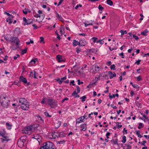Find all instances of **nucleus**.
Segmentation results:
<instances>
[{
  "label": "nucleus",
  "mask_w": 149,
  "mask_h": 149,
  "mask_svg": "<svg viewBox=\"0 0 149 149\" xmlns=\"http://www.w3.org/2000/svg\"><path fill=\"white\" fill-rule=\"evenodd\" d=\"M4 39L7 41L15 43V47L13 46L11 47L12 50H14L18 48L19 45L20 44V42L18 38L12 36L10 35H8L4 37Z\"/></svg>",
  "instance_id": "nucleus-1"
},
{
  "label": "nucleus",
  "mask_w": 149,
  "mask_h": 149,
  "mask_svg": "<svg viewBox=\"0 0 149 149\" xmlns=\"http://www.w3.org/2000/svg\"><path fill=\"white\" fill-rule=\"evenodd\" d=\"M0 102L1 105L3 107L7 108L9 106L10 100L6 95H3L0 97Z\"/></svg>",
  "instance_id": "nucleus-2"
},
{
  "label": "nucleus",
  "mask_w": 149,
  "mask_h": 149,
  "mask_svg": "<svg viewBox=\"0 0 149 149\" xmlns=\"http://www.w3.org/2000/svg\"><path fill=\"white\" fill-rule=\"evenodd\" d=\"M53 144L50 141H48L43 143L42 146L39 149H55L53 148Z\"/></svg>",
  "instance_id": "nucleus-3"
},
{
  "label": "nucleus",
  "mask_w": 149,
  "mask_h": 149,
  "mask_svg": "<svg viewBox=\"0 0 149 149\" xmlns=\"http://www.w3.org/2000/svg\"><path fill=\"white\" fill-rule=\"evenodd\" d=\"M35 130V127L33 125H30L24 128L22 132L28 134H30Z\"/></svg>",
  "instance_id": "nucleus-4"
},
{
  "label": "nucleus",
  "mask_w": 149,
  "mask_h": 149,
  "mask_svg": "<svg viewBox=\"0 0 149 149\" xmlns=\"http://www.w3.org/2000/svg\"><path fill=\"white\" fill-rule=\"evenodd\" d=\"M56 101L53 99H48L47 100V103L52 108H54L57 106Z\"/></svg>",
  "instance_id": "nucleus-5"
},
{
  "label": "nucleus",
  "mask_w": 149,
  "mask_h": 149,
  "mask_svg": "<svg viewBox=\"0 0 149 149\" xmlns=\"http://www.w3.org/2000/svg\"><path fill=\"white\" fill-rule=\"evenodd\" d=\"M24 137H22L19 139L18 140L17 144L19 147L22 148V147L24 145V143L25 142V139Z\"/></svg>",
  "instance_id": "nucleus-6"
},
{
  "label": "nucleus",
  "mask_w": 149,
  "mask_h": 149,
  "mask_svg": "<svg viewBox=\"0 0 149 149\" xmlns=\"http://www.w3.org/2000/svg\"><path fill=\"white\" fill-rule=\"evenodd\" d=\"M56 58L59 63L64 62L65 61V59L64 57L60 55H57L56 56Z\"/></svg>",
  "instance_id": "nucleus-7"
},
{
  "label": "nucleus",
  "mask_w": 149,
  "mask_h": 149,
  "mask_svg": "<svg viewBox=\"0 0 149 149\" xmlns=\"http://www.w3.org/2000/svg\"><path fill=\"white\" fill-rule=\"evenodd\" d=\"M21 108L23 110H26L28 109L29 107V102L27 103H25L22 104H21Z\"/></svg>",
  "instance_id": "nucleus-8"
},
{
  "label": "nucleus",
  "mask_w": 149,
  "mask_h": 149,
  "mask_svg": "<svg viewBox=\"0 0 149 149\" xmlns=\"http://www.w3.org/2000/svg\"><path fill=\"white\" fill-rule=\"evenodd\" d=\"M23 20L27 25L31 24L33 22V21L32 19H26L25 17H23Z\"/></svg>",
  "instance_id": "nucleus-9"
},
{
  "label": "nucleus",
  "mask_w": 149,
  "mask_h": 149,
  "mask_svg": "<svg viewBox=\"0 0 149 149\" xmlns=\"http://www.w3.org/2000/svg\"><path fill=\"white\" fill-rule=\"evenodd\" d=\"M3 137V138L0 139L2 143H4L5 142H7L8 141L10 140L9 139L8 137L7 136H4Z\"/></svg>",
  "instance_id": "nucleus-10"
},
{
  "label": "nucleus",
  "mask_w": 149,
  "mask_h": 149,
  "mask_svg": "<svg viewBox=\"0 0 149 149\" xmlns=\"http://www.w3.org/2000/svg\"><path fill=\"white\" fill-rule=\"evenodd\" d=\"M19 80L22 82H23L24 84H25L26 83H27V81L26 78L22 76L20 77Z\"/></svg>",
  "instance_id": "nucleus-11"
},
{
  "label": "nucleus",
  "mask_w": 149,
  "mask_h": 149,
  "mask_svg": "<svg viewBox=\"0 0 149 149\" xmlns=\"http://www.w3.org/2000/svg\"><path fill=\"white\" fill-rule=\"evenodd\" d=\"M84 120L83 116H81L76 121V123H80L84 122Z\"/></svg>",
  "instance_id": "nucleus-12"
},
{
  "label": "nucleus",
  "mask_w": 149,
  "mask_h": 149,
  "mask_svg": "<svg viewBox=\"0 0 149 149\" xmlns=\"http://www.w3.org/2000/svg\"><path fill=\"white\" fill-rule=\"evenodd\" d=\"M80 46H84L86 44H87L86 42L84 39H81L80 40Z\"/></svg>",
  "instance_id": "nucleus-13"
},
{
  "label": "nucleus",
  "mask_w": 149,
  "mask_h": 149,
  "mask_svg": "<svg viewBox=\"0 0 149 149\" xmlns=\"http://www.w3.org/2000/svg\"><path fill=\"white\" fill-rule=\"evenodd\" d=\"M94 67H95V71H93V73H96L97 72H98L100 70V68L97 65H93Z\"/></svg>",
  "instance_id": "nucleus-14"
},
{
  "label": "nucleus",
  "mask_w": 149,
  "mask_h": 149,
  "mask_svg": "<svg viewBox=\"0 0 149 149\" xmlns=\"http://www.w3.org/2000/svg\"><path fill=\"white\" fill-rule=\"evenodd\" d=\"M20 32V29L19 28H16L14 30V33L15 35H19Z\"/></svg>",
  "instance_id": "nucleus-15"
},
{
  "label": "nucleus",
  "mask_w": 149,
  "mask_h": 149,
  "mask_svg": "<svg viewBox=\"0 0 149 149\" xmlns=\"http://www.w3.org/2000/svg\"><path fill=\"white\" fill-rule=\"evenodd\" d=\"M27 100L24 98H21L19 99V102L21 104L25 103H27Z\"/></svg>",
  "instance_id": "nucleus-16"
},
{
  "label": "nucleus",
  "mask_w": 149,
  "mask_h": 149,
  "mask_svg": "<svg viewBox=\"0 0 149 149\" xmlns=\"http://www.w3.org/2000/svg\"><path fill=\"white\" fill-rule=\"evenodd\" d=\"M73 45L74 46H76L77 45H79L80 46V41L78 42L75 40H74L73 42Z\"/></svg>",
  "instance_id": "nucleus-17"
},
{
  "label": "nucleus",
  "mask_w": 149,
  "mask_h": 149,
  "mask_svg": "<svg viewBox=\"0 0 149 149\" xmlns=\"http://www.w3.org/2000/svg\"><path fill=\"white\" fill-rule=\"evenodd\" d=\"M59 136V134L57 132H54L52 133V136L53 139L58 138Z\"/></svg>",
  "instance_id": "nucleus-18"
},
{
  "label": "nucleus",
  "mask_w": 149,
  "mask_h": 149,
  "mask_svg": "<svg viewBox=\"0 0 149 149\" xmlns=\"http://www.w3.org/2000/svg\"><path fill=\"white\" fill-rule=\"evenodd\" d=\"M13 17V16L12 15V16H11L10 17H9L7 18L6 19V22H9L8 24H10L12 22V20Z\"/></svg>",
  "instance_id": "nucleus-19"
},
{
  "label": "nucleus",
  "mask_w": 149,
  "mask_h": 149,
  "mask_svg": "<svg viewBox=\"0 0 149 149\" xmlns=\"http://www.w3.org/2000/svg\"><path fill=\"white\" fill-rule=\"evenodd\" d=\"M5 132L4 130H0V135L2 136H5Z\"/></svg>",
  "instance_id": "nucleus-20"
},
{
  "label": "nucleus",
  "mask_w": 149,
  "mask_h": 149,
  "mask_svg": "<svg viewBox=\"0 0 149 149\" xmlns=\"http://www.w3.org/2000/svg\"><path fill=\"white\" fill-rule=\"evenodd\" d=\"M148 32V31L147 29H146L145 30L141 33V35H143L145 36H147V33Z\"/></svg>",
  "instance_id": "nucleus-21"
},
{
  "label": "nucleus",
  "mask_w": 149,
  "mask_h": 149,
  "mask_svg": "<svg viewBox=\"0 0 149 149\" xmlns=\"http://www.w3.org/2000/svg\"><path fill=\"white\" fill-rule=\"evenodd\" d=\"M38 60V59L37 58H34L32 59L31 61L30 62V63H32V64H34L36 61Z\"/></svg>",
  "instance_id": "nucleus-22"
},
{
  "label": "nucleus",
  "mask_w": 149,
  "mask_h": 149,
  "mask_svg": "<svg viewBox=\"0 0 149 149\" xmlns=\"http://www.w3.org/2000/svg\"><path fill=\"white\" fill-rule=\"evenodd\" d=\"M99 77H108V76L106 74H105V72H104L103 73H100L99 74Z\"/></svg>",
  "instance_id": "nucleus-23"
},
{
  "label": "nucleus",
  "mask_w": 149,
  "mask_h": 149,
  "mask_svg": "<svg viewBox=\"0 0 149 149\" xmlns=\"http://www.w3.org/2000/svg\"><path fill=\"white\" fill-rule=\"evenodd\" d=\"M107 3L110 6H112L113 4V2L111 0H107Z\"/></svg>",
  "instance_id": "nucleus-24"
},
{
  "label": "nucleus",
  "mask_w": 149,
  "mask_h": 149,
  "mask_svg": "<svg viewBox=\"0 0 149 149\" xmlns=\"http://www.w3.org/2000/svg\"><path fill=\"white\" fill-rule=\"evenodd\" d=\"M56 17L59 20L62 21V18L61 17V15H60L58 13H56Z\"/></svg>",
  "instance_id": "nucleus-25"
},
{
  "label": "nucleus",
  "mask_w": 149,
  "mask_h": 149,
  "mask_svg": "<svg viewBox=\"0 0 149 149\" xmlns=\"http://www.w3.org/2000/svg\"><path fill=\"white\" fill-rule=\"evenodd\" d=\"M86 98V97L85 95L83 96L82 97L80 98V99H82L81 102H83L85 101V99Z\"/></svg>",
  "instance_id": "nucleus-26"
},
{
  "label": "nucleus",
  "mask_w": 149,
  "mask_h": 149,
  "mask_svg": "<svg viewBox=\"0 0 149 149\" xmlns=\"http://www.w3.org/2000/svg\"><path fill=\"white\" fill-rule=\"evenodd\" d=\"M123 140L122 142L123 143H124L126 141V137L125 136H123L122 138Z\"/></svg>",
  "instance_id": "nucleus-27"
},
{
  "label": "nucleus",
  "mask_w": 149,
  "mask_h": 149,
  "mask_svg": "<svg viewBox=\"0 0 149 149\" xmlns=\"http://www.w3.org/2000/svg\"><path fill=\"white\" fill-rule=\"evenodd\" d=\"M120 32L121 33V35L123 36L124 34H126L127 33V32L126 31H123L122 30H121Z\"/></svg>",
  "instance_id": "nucleus-28"
},
{
  "label": "nucleus",
  "mask_w": 149,
  "mask_h": 149,
  "mask_svg": "<svg viewBox=\"0 0 149 149\" xmlns=\"http://www.w3.org/2000/svg\"><path fill=\"white\" fill-rule=\"evenodd\" d=\"M39 18H40L41 19V20H43L45 17V15L42 13L41 15H39Z\"/></svg>",
  "instance_id": "nucleus-29"
},
{
  "label": "nucleus",
  "mask_w": 149,
  "mask_h": 149,
  "mask_svg": "<svg viewBox=\"0 0 149 149\" xmlns=\"http://www.w3.org/2000/svg\"><path fill=\"white\" fill-rule=\"evenodd\" d=\"M27 49V48H25L24 49H22V54H24L26 53Z\"/></svg>",
  "instance_id": "nucleus-30"
},
{
  "label": "nucleus",
  "mask_w": 149,
  "mask_h": 149,
  "mask_svg": "<svg viewBox=\"0 0 149 149\" xmlns=\"http://www.w3.org/2000/svg\"><path fill=\"white\" fill-rule=\"evenodd\" d=\"M65 140H63V141H58L57 142V144H63L65 143Z\"/></svg>",
  "instance_id": "nucleus-31"
},
{
  "label": "nucleus",
  "mask_w": 149,
  "mask_h": 149,
  "mask_svg": "<svg viewBox=\"0 0 149 149\" xmlns=\"http://www.w3.org/2000/svg\"><path fill=\"white\" fill-rule=\"evenodd\" d=\"M98 39V38H96L95 37H93L91 38V40H93V42L95 43L96 42V40Z\"/></svg>",
  "instance_id": "nucleus-32"
},
{
  "label": "nucleus",
  "mask_w": 149,
  "mask_h": 149,
  "mask_svg": "<svg viewBox=\"0 0 149 149\" xmlns=\"http://www.w3.org/2000/svg\"><path fill=\"white\" fill-rule=\"evenodd\" d=\"M44 113L46 117H51L52 116L51 115H49V113L47 112V111H45L44 112Z\"/></svg>",
  "instance_id": "nucleus-33"
},
{
  "label": "nucleus",
  "mask_w": 149,
  "mask_h": 149,
  "mask_svg": "<svg viewBox=\"0 0 149 149\" xmlns=\"http://www.w3.org/2000/svg\"><path fill=\"white\" fill-rule=\"evenodd\" d=\"M102 40H98L96 41V43H100V44H103L104 43V41H102Z\"/></svg>",
  "instance_id": "nucleus-34"
},
{
  "label": "nucleus",
  "mask_w": 149,
  "mask_h": 149,
  "mask_svg": "<svg viewBox=\"0 0 149 149\" xmlns=\"http://www.w3.org/2000/svg\"><path fill=\"white\" fill-rule=\"evenodd\" d=\"M95 49H91L90 50H89V53L91 54H93L94 52H95Z\"/></svg>",
  "instance_id": "nucleus-35"
},
{
  "label": "nucleus",
  "mask_w": 149,
  "mask_h": 149,
  "mask_svg": "<svg viewBox=\"0 0 149 149\" xmlns=\"http://www.w3.org/2000/svg\"><path fill=\"white\" fill-rule=\"evenodd\" d=\"M111 142L113 143L114 144H118L117 141L116 140V141L111 140Z\"/></svg>",
  "instance_id": "nucleus-36"
},
{
  "label": "nucleus",
  "mask_w": 149,
  "mask_h": 149,
  "mask_svg": "<svg viewBox=\"0 0 149 149\" xmlns=\"http://www.w3.org/2000/svg\"><path fill=\"white\" fill-rule=\"evenodd\" d=\"M76 88L78 93H79L80 92V88L79 86H77Z\"/></svg>",
  "instance_id": "nucleus-37"
},
{
  "label": "nucleus",
  "mask_w": 149,
  "mask_h": 149,
  "mask_svg": "<svg viewBox=\"0 0 149 149\" xmlns=\"http://www.w3.org/2000/svg\"><path fill=\"white\" fill-rule=\"evenodd\" d=\"M115 65L113 64L111 66L110 68L111 70H115Z\"/></svg>",
  "instance_id": "nucleus-38"
},
{
  "label": "nucleus",
  "mask_w": 149,
  "mask_h": 149,
  "mask_svg": "<svg viewBox=\"0 0 149 149\" xmlns=\"http://www.w3.org/2000/svg\"><path fill=\"white\" fill-rule=\"evenodd\" d=\"M87 125L86 124H83L80 126V127L81 128H83L86 127Z\"/></svg>",
  "instance_id": "nucleus-39"
},
{
  "label": "nucleus",
  "mask_w": 149,
  "mask_h": 149,
  "mask_svg": "<svg viewBox=\"0 0 149 149\" xmlns=\"http://www.w3.org/2000/svg\"><path fill=\"white\" fill-rule=\"evenodd\" d=\"M40 43H41L42 42H43V43H45V42L44 41V38L43 37H40Z\"/></svg>",
  "instance_id": "nucleus-40"
},
{
  "label": "nucleus",
  "mask_w": 149,
  "mask_h": 149,
  "mask_svg": "<svg viewBox=\"0 0 149 149\" xmlns=\"http://www.w3.org/2000/svg\"><path fill=\"white\" fill-rule=\"evenodd\" d=\"M120 123L119 122H117L116 124L117 125V127L118 128H121L122 125H119V124Z\"/></svg>",
  "instance_id": "nucleus-41"
},
{
  "label": "nucleus",
  "mask_w": 149,
  "mask_h": 149,
  "mask_svg": "<svg viewBox=\"0 0 149 149\" xmlns=\"http://www.w3.org/2000/svg\"><path fill=\"white\" fill-rule=\"evenodd\" d=\"M98 8L100 10H102L104 9V8L101 5H99Z\"/></svg>",
  "instance_id": "nucleus-42"
},
{
  "label": "nucleus",
  "mask_w": 149,
  "mask_h": 149,
  "mask_svg": "<svg viewBox=\"0 0 149 149\" xmlns=\"http://www.w3.org/2000/svg\"><path fill=\"white\" fill-rule=\"evenodd\" d=\"M33 41L31 40H30V42H26V43L27 45H29L30 43L33 44Z\"/></svg>",
  "instance_id": "nucleus-43"
},
{
  "label": "nucleus",
  "mask_w": 149,
  "mask_h": 149,
  "mask_svg": "<svg viewBox=\"0 0 149 149\" xmlns=\"http://www.w3.org/2000/svg\"><path fill=\"white\" fill-rule=\"evenodd\" d=\"M125 145L127 146V149H131V148L132 147L129 144H126Z\"/></svg>",
  "instance_id": "nucleus-44"
},
{
  "label": "nucleus",
  "mask_w": 149,
  "mask_h": 149,
  "mask_svg": "<svg viewBox=\"0 0 149 149\" xmlns=\"http://www.w3.org/2000/svg\"><path fill=\"white\" fill-rule=\"evenodd\" d=\"M116 74L115 73H112V76H110V79H112L113 77H116Z\"/></svg>",
  "instance_id": "nucleus-45"
},
{
  "label": "nucleus",
  "mask_w": 149,
  "mask_h": 149,
  "mask_svg": "<svg viewBox=\"0 0 149 149\" xmlns=\"http://www.w3.org/2000/svg\"><path fill=\"white\" fill-rule=\"evenodd\" d=\"M128 34L130 35V36H128L129 38H130L131 39H132L133 38L132 37V33L129 32L128 33Z\"/></svg>",
  "instance_id": "nucleus-46"
},
{
  "label": "nucleus",
  "mask_w": 149,
  "mask_h": 149,
  "mask_svg": "<svg viewBox=\"0 0 149 149\" xmlns=\"http://www.w3.org/2000/svg\"><path fill=\"white\" fill-rule=\"evenodd\" d=\"M37 117L39 120H40L41 121H43V120L42 118L40 116H37Z\"/></svg>",
  "instance_id": "nucleus-47"
},
{
  "label": "nucleus",
  "mask_w": 149,
  "mask_h": 149,
  "mask_svg": "<svg viewBox=\"0 0 149 149\" xmlns=\"http://www.w3.org/2000/svg\"><path fill=\"white\" fill-rule=\"evenodd\" d=\"M83 116L84 120L85 119L86 120L88 118V117L87 116V115H86V113Z\"/></svg>",
  "instance_id": "nucleus-48"
},
{
  "label": "nucleus",
  "mask_w": 149,
  "mask_h": 149,
  "mask_svg": "<svg viewBox=\"0 0 149 149\" xmlns=\"http://www.w3.org/2000/svg\"><path fill=\"white\" fill-rule=\"evenodd\" d=\"M141 61V60H139L136 62L135 63V64H137L138 65H139L140 64Z\"/></svg>",
  "instance_id": "nucleus-49"
},
{
  "label": "nucleus",
  "mask_w": 149,
  "mask_h": 149,
  "mask_svg": "<svg viewBox=\"0 0 149 149\" xmlns=\"http://www.w3.org/2000/svg\"><path fill=\"white\" fill-rule=\"evenodd\" d=\"M78 93H77V92L76 91H74L73 93L72 94V95L73 96H74L75 95H76Z\"/></svg>",
  "instance_id": "nucleus-50"
},
{
  "label": "nucleus",
  "mask_w": 149,
  "mask_h": 149,
  "mask_svg": "<svg viewBox=\"0 0 149 149\" xmlns=\"http://www.w3.org/2000/svg\"><path fill=\"white\" fill-rule=\"evenodd\" d=\"M57 81L60 84L62 83V81L61 80V79H57Z\"/></svg>",
  "instance_id": "nucleus-51"
},
{
  "label": "nucleus",
  "mask_w": 149,
  "mask_h": 149,
  "mask_svg": "<svg viewBox=\"0 0 149 149\" xmlns=\"http://www.w3.org/2000/svg\"><path fill=\"white\" fill-rule=\"evenodd\" d=\"M146 143V141H143L141 143V144L142 145L145 146V143Z\"/></svg>",
  "instance_id": "nucleus-52"
},
{
  "label": "nucleus",
  "mask_w": 149,
  "mask_h": 149,
  "mask_svg": "<svg viewBox=\"0 0 149 149\" xmlns=\"http://www.w3.org/2000/svg\"><path fill=\"white\" fill-rule=\"evenodd\" d=\"M78 81V84L79 85L80 84H83L84 82H80V80L79 79H78L77 80Z\"/></svg>",
  "instance_id": "nucleus-53"
},
{
  "label": "nucleus",
  "mask_w": 149,
  "mask_h": 149,
  "mask_svg": "<svg viewBox=\"0 0 149 149\" xmlns=\"http://www.w3.org/2000/svg\"><path fill=\"white\" fill-rule=\"evenodd\" d=\"M32 26L33 27H34V29H38V27L36 26V24H33L32 25Z\"/></svg>",
  "instance_id": "nucleus-54"
},
{
  "label": "nucleus",
  "mask_w": 149,
  "mask_h": 149,
  "mask_svg": "<svg viewBox=\"0 0 149 149\" xmlns=\"http://www.w3.org/2000/svg\"><path fill=\"white\" fill-rule=\"evenodd\" d=\"M36 20L39 22H42V20H41V19L40 18L39 19L38 18L36 19Z\"/></svg>",
  "instance_id": "nucleus-55"
},
{
  "label": "nucleus",
  "mask_w": 149,
  "mask_h": 149,
  "mask_svg": "<svg viewBox=\"0 0 149 149\" xmlns=\"http://www.w3.org/2000/svg\"><path fill=\"white\" fill-rule=\"evenodd\" d=\"M4 14H5L7 15L9 17H10L11 16H12V15H11L10 14H9V13H8L7 12H5L4 13Z\"/></svg>",
  "instance_id": "nucleus-56"
},
{
  "label": "nucleus",
  "mask_w": 149,
  "mask_h": 149,
  "mask_svg": "<svg viewBox=\"0 0 149 149\" xmlns=\"http://www.w3.org/2000/svg\"><path fill=\"white\" fill-rule=\"evenodd\" d=\"M47 29L49 30L50 31L52 29V27L51 26H50L47 27Z\"/></svg>",
  "instance_id": "nucleus-57"
},
{
  "label": "nucleus",
  "mask_w": 149,
  "mask_h": 149,
  "mask_svg": "<svg viewBox=\"0 0 149 149\" xmlns=\"http://www.w3.org/2000/svg\"><path fill=\"white\" fill-rule=\"evenodd\" d=\"M110 133L109 132H107V133L106 134V137L107 139L109 138V137L108 136L110 134Z\"/></svg>",
  "instance_id": "nucleus-58"
},
{
  "label": "nucleus",
  "mask_w": 149,
  "mask_h": 149,
  "mask_svg": "<svg viewBox=\"0 0 149 149\" xmlns=\"http://www.w3.org/2000/svg\"><path fill=\"white\" fill-rule=\"evenodd\" d=\"M130 94H131V96H133L134 95V93L133 91H131Z\"/></svg>",
  "instance_id": "nucleus-59"
},
{
  "label": "nucleus",
  "mask_w": 149,
  "mask_h": 149,
  "mask_svg": "<svg viewBox=\"0 0 149 149\" xmlns=\"http://www.w3.org/2000/svg\"><path fill=\"white\" fill-rule=\"evenodd\" d=\"M120 55L121 56H122V57H122V58H124L125 56H124V53H123V52H122V53H121V54H120Z\"/></svg>",
  "instance_id": "nucleus-60"
},
{
  "label": "nucleus",
  "mask_w": 149,
  "mask_h": 149,
  "mask_svg": "<svg viewBox=\"0 0 149 149\" xmlns=\"http://www.w3.org/2000/svg\"><path fill=\"white\" fill-rule=\"evenodd\" d=\"M137 79L138 81H140L141 79V77L140 76H139L137 77Z\"/></svg>",
  "instance_id": "nucleus-61"
},
{
  "label": "nucleus",
  "mask_w": 149,
  "mask_h": 149,
  "mask_svg": "<svg viewBox=\"0 0 149 149\" xmlns=\"http://www.w3.org/2000/svg\"><path fill=\"white\" fill-rule=\"evenodd\" d=\"M86 129V127H85L84 128H82V129H81L80 130L81 131H85Z\"/></svg>",
  "instance_id": "nucleus-62"
},
{
  "label": "nucleus",
  "mask_w": 149,
  "mask_h": 149,
  "mask_svg": "<svg viewBox=\"0 0 149 149\" xmlns=\"http://www.w3.org/2000/svg\"><path fill=\"white\" fill-rule=\"evenodd\" d=\"M74 80H72V81H71L70 82V85H71V84H72L73 85V86H74L75 85V84H74Z\"/></svg>",
  "instance_id": "nucleus-63"
},
{
  "label": "nucleus",
  "mask_w": 149,
  "mask_h": 149,
  "mask_svg": "<svg viewBox=\"0 0 149 149\" xmlns=\"http://www.w3.org/2000/svg\"><path fill=\"white\" fill-rule=\"evenodd\" d=\"M108 74L110 75V76H112V73L111 71H109L108 72Z\"/></svg>",
  "instance_id": "nucleus-64"
}]
</instances>
